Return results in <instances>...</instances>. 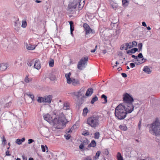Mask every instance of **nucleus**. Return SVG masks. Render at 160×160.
<instances>
[{
    "label": "nucleus",
    "instance_id": "obj_21",
    "mask_svg": "<svg viewBox=\"0 0 160 160\" xmlns=\"http://www.w3.org/2000/svg\"><path fill=\"white\" fill-rule=\"evenodd\" d=\"M27 48L29 50H32L35 48V47L29 44H26V45Z\"/></svg>",
    "mask_w": 160,
    "mask_h": 160
},
{
    "label": "nucleus",
    "instance_id": "obj_38",
    "mask_svg": "<svg viewBox=\"0 0 160 160\" xmlns=\"http://www.w3.org/2000/svg\"><path fill=\"white\" fill-rule=\"evenodd\" d=\"M41 148L42 151L43 152H45L46 151V149L47 150L48 149V147L46 145H45V146H44L43 145H42Z\"/></svg>",
    "mask_w": 160,
    "mask_h": 160
},
{
    "label": "nucleus",
    "instance_id": "obj_23",
    "mask_svg": "<svg viewBox=\"0 0 160 160\" xmlns=\"http://www.w3.org/2000/svg\"><path fill=\"white\" fill-rule=\"evenodd\" d=\"M37 101L39 103L45 102V98L44 97H39L38 98Z\"/></svg>",
    "mask_w": 160,
    "mask_h": 160
},
{
    "label": "nucleus",
    "instance_id": "obj_24",
    "mask_svg": "<svg viewBox=\"0 0 160 160\" xmlns=\"http://www.w3.org/2000/svg\"><path fill=\"white\" fill-rule=\"evenodd\" d=\"M101 98H102L103 99H104V102H102L103 103L105 104L107 102V97L106 95L104 94H102L101 96Z\"/></svg>",
    "mask_w": 160,
    "mask_h": 160
},
{
    "label": "nucleus",
    "instance_id": "obj_39",
    "mask_svg": "<svg viewBox=\"0 0 160 160\" xmlns=\"http://www.w3.org/2000/svg\"><path fill=\"white\" fill-rule=\"evenodd\" d=\"M12 103V102L11 101L6 103L4 105V108H8L10 107L11 106Z\"/></svg>",
    "mask_w": 160,
    "mask_h": 160
},
{
    "label": "nucleus",
    "instance_id": "obj_36",
    "mask_svg": "<svg viewBox=\"0 0 160 160\" xmlns=\"http://www.w3.org/2000/svg\"><path fill=\"white\" fill-rule=\"evenodd\" d=\"M119 128L122 130L126 131L127 130V128L125 125H120Z\"/></svg>",
    "mask_w": 160,
    "mask_h": 160
},
{
    "label": "nucleus",
    "instance_id": "obj_1",
    "mask_svg": "<svg viewBox=\"0 0 160 160\" xmlns=\"http://www.w3.org/2000/svg\"><path fill=\"white\" fill-rule=\"evenodd\" d=\"M133 111L132 108L130 109L120 104L115 109V115L118 119H123L126 117L128 113H131Z\"/></svg>",
    "mask_w": 160,
    "mask_h": 160
},
{
    "label": "nucleus",
    "instance_id": "obj_44",
    "mask_svg": "<svg viewBox=\"0 0 160 160\" xmlns=\"http://www.w3.org/2000/svg\"><path fill=\"white\" fill-rule=\"evenodd\" d=\"M2 144L4 146L6 144V140L4 136L2 138Z\"/></svg>",
    "mask_w": 160,
    "mask_h": 160
},
{
    "label": "nucleus",
    "instance_id": "obj_34",
    "mask_svg": "<svg viewBox=\"0 0 160 160\" xmlns=\"http://www.w3.org/2000/svg\"><path fill=\"white\" fill-rule=\"evenodd\" d=\"M138 48L139 49L138 52H139L142 50V44L141 42L139 43L138 44Z\"/></svg>",
    "mask_w": 160,
    "mask_h": 160
},
{
    "label": "nucleus",
    "instance_id": "obj_32",
    "mask_svg": "<svg viewBox=\"0 0 160 160\" xmlns=\"http://www.w3.org/2000/svg\"><path fill=\"white\" fill-rule=\"evenodd\" d=\"M128 0H122V4L123 7H126L128 5Z\"/></svg>",
    "mask_w": 160,
    "mask_h": 160
},
{
    "label": "nucleus",
    "instance_id": "obj_54",
    "mask_svg": "<svg viewBox=\"0 0 160 160\" xmlns=\"http://www.w3.org/2000/svg\"><path fill=\"white\" fill-rule=\"evenodd\" d=\"M130 67L132 68H133L135 67V64L133 63H131L130 64Z\"/></svg>",
    "mask_w": 160,
    "mask_h": 160
},
{
    "label": "nucleus",
    "instance_id": "obj_25",
    "mask_svg": "<svg viewBox=\"0 0 160 160\" xmlns=\"http://www.w3.org/2000/svg\"><path fill=\"white\" fill-rule=\"evenodd\" d=\"M69 24L70 25V31H73L74 30V27L73 26V22L72 21L69 22Z\"/></svg>",
    "mask_w": 160,
    "mask_h": 160
},
{
    "label": "nucleus",
    "instance_id": "obj_52",
    "mask_svg": "<svg viewBox=\"0 0 160 160\" xmlns=\"http://www.w3.org/2000/svg\"><path fill=\"white\" fill-rule=\"evenodd\" d=\"M137 56L138 57V58H143V56L142 55V53H139Z\"/></svg>",
    "mask_w": 160,
    "mask_h": 160
},
{
    "label": "nucleus",
    "instance_id": "obj_59",
    "mask_svg": "<svg viewBox=\"0 0 160 160\" xmlns=\"http://www.w3.org/2000/svg\"><path fill=\"white\" fill-rule=\"evenodd\" d=\"M145 160H153V159L151 157H148L146 158Z\"/></svg>",
    "mask_w": 160,
    "mask_h": 160
},
{
    "label": "nucleus",
    "instance_id": "obj_41",
    "mask_svg": "<svg viewBox=\"0 0 160 160\" xmlns=\"http://www.w3.org/2000/svg\"><path fill=\"white\" fill-rule=\"evenodd\" d=\"M111 5L112 7V8L116 10L117 8L118 5L116 3H112V4L111 3Z\"/></svg>",
    "mask_w": 160,
    "mask_h": 160
},
{
    "label": "nucleus",
    "instance_id": "obj_31",
    "mask_svg": "<svg viewBox=\"0 0 160 160\" xmlns=\"http://www.w3.org/2000/svg\"><path fill=\"white\" fill-rule=\"evenodd\" d=\"M100 153L101 152L100 151H97L96 154L95 156L94 157V159L96 160L98 158Z\"/></svg>",
    "mask_w": 160,
    "mask_h": 160
},
{
    "label": "nucleus",
    "instance_id": "obj_30",
    "mask_svg": "<svg viewBox=\"0 0 160 160\" xmlns=\"http://www.w3.org/2000/svg\"><path fill=\"white\" fill-rule=\"evenodd\" d=\"M100 133L98 132H96L94 134V138L96 139H98L99 138Z\"/></svg>",
    "mask_w": 160,
    "mask_h": 160
},
{
    "label": "nucleus",
    "instance_id": "obj_8",
    "mask_svg": "<svg viewBox=\"0 0 160 160\" xmlns=\"http://www.w3.org/2000/svg\"><path fill=\"white\" fill-rule=\"evenodd\" d=\"M14 117V114L12 113L7 111L2 114L1 118L2 120H9L10 121Z\"/></svg>",
    "mask_w": 160,
    "mask_h": 160
},
{
    "label": "nucleus",
    "instance_id": "obj_58",
    "mask_svg": "<svg viewBox=\"0 0 160 160\" xmlns=\"http://www.w3.org/2000/svg\"><path fill=\"white\" fill-rule=\"evenodd\" d=\"M6 154L7 156H9L11 155V154L9 153V152L8 150H7L6 152Z\"/></svg>",
    "mask_w": 160,
    "mask_h": 160
},
{
    "label": "nucleus",
    "instance_id": "obj_11",
    "mask_svg": "<svg viewBox=\"0 0 160 160\" xmlns=\"http://www.w3.org/2000/svg\"><path fill=\"white\" fill-rule=\"evenodd\" d=\"M84 89L82 88L77 92H74V93L75 95L78 98L80 96L84 95Z\"/></svg>",
    "mask_w": 160,
    "mask_h": 160
},
{
    "label": "nucleus",
    "instance_id": "obj_56",
    "mask_svg": "<svg viewBox=\"0 0 160 160\" xmlns=\"http://www.w3.org/2000/svg\"><path fill=\"white\" fill-rule=\"evenodd\" d=\"M84 160H92V159L90 157L87 156L84 159Z\"/></svg>",
    "mask_w": 160,
    "mask_h": 160
},
{
    "label": "nucleus",
    "instance_id": "obj_18",
    "mask_svg": "<svg viewBox=\"0 0 160 160\" xmlns=\"http://www.w3.org/2000/svg\"><path fill=\"white\" fill-rule=\"evenodd\" d=\"M143 71L145 72L148 74H150L151 72L152 71L147 66H144L143 69Z\"/></svg>",
    "mask_w": 160,
    "mask_h": 160
},
{
    "label": "nucleus",
    "instance_id": "obj_33",
    "mask_svg": "<svg viewBox=\"0 0 160 160\" xmlns=\"http://www.w3.org/2000/svg\"><path fill=\"white\" fill-rule=\"evenodd\" d=\"M132 46L129 47L130 48H132L133 47L136 46L137 45V42L135 41H134L131 42Z\"/></svg>",
    "mask_w": 160,
    "mask_h": 160
},
{
    "label": "nucleus",
    "instance_id": "obj_22",
    "mask_svg": "<svg viewBox=\"0 0 160 160\" xmlns=\"http://www.w3.org/2000/svg\"><path fill=\"white\" fill-rule=\"evenodd\" d=\"M71 82L72 83V84L74 86L76 85L77 84L79 83V81L78 80H76L75 79H71Z\"/></svg>",
    "mask_w": 160,
    "mask_h": 160
},
{
    "label": "nucleus",
    "instance_id": "obj_3",
    "mask_svg": "<svg viewBox=\"0 0 160 160\" xmlns=\"http://www.w3.org/2000/svg\"><path fill=\"white\" fill-rule=\"evenodd\" d=\"M149 132L156 136L160 135V122L158 119L149 125Z\"/></svg>",
    "mask_w": 160,
    "mask_h": 160
},
{
    "label": "nucleus",
    "instance_id": "obj_49",
    "mask_svg": "<svg viewBox=\"0 0 160 160\" xmlns=\"http://www.w3.org/2000/svg\"><path fill=\"white\" fill-rule=\"evenodd\" d=\"M139 60L140 61V62H141V63L142 64V63L144 62H145L146 61L147 59H145L144 58H142L141 59V60Z\"/></svg>",
    "mask_w": 160,
    "mask_h": 160
},
{
    "label": "nucleus",
    "instance_id": "obj_5",
    "mask_svg": "<svg viewBox=\"0 0 160 160\" xmlns=\"http://www.w3.org/2000/svg\"><path fill=\"white\" fill-rule=\"evenodd\" d=\"M99 116H98L89 117L87 120V123L92 128L95 129L99 125Z\"/></svg>",
    "mask_w": 160,
    "mask_h": 160
},
{
    "label": "nucleus",
    "instance_id": "obj_10",
    "mask_svg": "<svg viewBox=\"0 0 160 160\" xmlns=\"http://www.w3.org/2000/svg\"><path fill=\"white\" fill-rule=\"evenodd\" d=\"M83 27L85 30L86 35L89 34L92 31V30L90 28L89 25L86 23L83 24Z\"/></svg>",
    "mask_w": 160,
    "mask_h": 160
},
{
    "label": "nucleus",
    "instance_id": "obj_37",
    "mask_svg": "<svg viewBox=\"0 0 160 160\" xmlns=\"http://www.w3.org/2000/svg\"><path fill=\"white\" fill-rule=\"evenodd\" d=\"M49 78L50 80L52 81H54L56 77L54 75H53L52 74H51L49 75Z\"/></svg>",
    "mask_w": 160,
    "mask_h": 160
},
{
    "label": "nucleus",
    "instance_id": "obj_46",
    "mask_svg": "<svg viewBox=\"0 0 160 160\" xmlns=\"http://www.w3.org/2000/svg\"><path fill=\"white\" fill-rule=\"evenodd\" d=\"M82 134L84 136H87L89 135V132L88 131H83Z\"/></svg>",
    "mask_w": 160,
    "mask_h": 160
},
{
    "label": "nucleus",
    "instance_id": "obj_4",
    "mask_svg": "<svg viewBox=\"0 0 160 160\" xmlns=\"http://www.w3.org/2000/svg\"><path fill=\"white\" fill-rule=\"evenodd\" d=\"M68 122L67 120L65 118V116L62 113L60 114L58 118H56L53 121V123L54 125H58L61 126V127L58 128L61 129L65 127L66 123Z\"/></svg>",
    "mask_w": 160,
    "mask_h": 160
},
{
    "label": "nucleus",
    "instance_id": "obj_14",
    "mask_svg": "<svg viewBox=\"0 0 160 160\" xmlns=\"http://www.w3.org/2000/svg\"><path fill=\"white\" fill-rule=\"evenodd\" d=\"M7 65L4 63L0 64V72L4 71L7 68Z\"/></svg>",
    "mask_w": 160,
    "mask_h": 160
},
{
    "label": "nucleus",
    "instance_id": "obj_9",
    "mask_svg": "<svg viewBox=\"0 0 160 160\" xmlns=\"http://www.w3.org/2000/svg\"><path fill=\"white\" fill-rule=\"evenodd\" d=\"M44 119L49 123H53V120L51 116L48 113L45 114L43 115Z\"/></svg>",
    "mask_w": 160,
    "mask_h": 160
},
{
    "label": "nucleus",
    "instance_id": "obj_7",
    "mask_svg": "<svg viewBox=\"0 0 160 160\" xmlns=\"http://www.w3.org/2000/svg\"><path fill=\"white\" fill-rule=\"evenodd\" d=\"M88 59V57L87 56L82 58L78 62L77 65L78 68L79 70H82V67H85V65H87Z\"/></svg>",
    "mask_w": 160,
    "mask_h": 160
},
{
    "label": "nucleus",
    "instance_id": "obj_12",
    "mask_svg": "<svg viewBox=\"0 0 160 160\" xmlns=\"http://www.w3.org/2000/svg\"><path fill=\"white\" fill-rule=\"evenodd\" d=\"M34 67L37 70H39L41 68V65L39 60L37 59L36 60L35 62Z\"/></svg>",
    "mask_w": 160,
    "mask_h": 160
},
{
    "label": "nucleus",
    "instance_id": "obj_20",
    "mask_svg": "<svg viewBox=\"0 0 160 160\" xmlns=\"http://www.w3.org/2000/svg\"><path fill=\"white\" fill-rule=\"evenodd\" d=\"M96 145V143L95 141L93 140L91 141V142L88 145V147L89 148L93 147L94 148Z\"/></svg>",
    "mask_w": 160,
    "mask_h": 160
},
{
    "label": "nucleus",
    "instance_id": "obj_40",
    "mask_svg": "<svg viewBox=\"0 0 160 160\" xmlns=\"http://www.w3.org/2000/svg\"><path fill=\"white\" fill-rule=\"evenodd\" d=\"M27 23L26 21H22V28H26L27 26Z\"/></svg>",
    "mask_w": 160,
    "mask_h": 160
},
{
    "label": "nucleus",
    "instance_id": "obj_47",
    "mask_svg": "<svg viewBox=\"0 0 160 160\" xmlns=\"http://www.w3.org/2000/svg\"><path fill=\"white\" fill-rule=\"evenodd\" d=\"M29 78L27 76L25 78L24 81L26 83H28L29 82Z\"/></svg>",
    "mask_w": 160,
    "mask_h": 160
},
{
    "label": "nucleus",
    "instance_id": "obj_61",
    "mask_svg": "<svg viewBox=\"0 0 160 160\" xmlns=\"http://www.w3.org/2000/svg\"><path fill=\"white\" fill-rule=\"evenodd\" d=\"M33 63V62L32 61H31L29 63L28 66L30 67L32 65Z\"/></svg>",
    "mask_w": 160,
    "mask_h": 160
},
{
    "label": "nucleus",
    "instance_id": "obj_42",
    "mask_svg": "<svg viewBox=\"0 0 160 160\" xmlns=\"http://www.w3.org/2000/svg\"><path fill=\"white\" fill-rule=\"evenodd\" d=\"M69 106L67 103H64L63 104V109L65 110H67L69 109Z\"/></svg>",
    "mask_w": 160,
    "mask_h": 160
},
{
    "label": "nucleus",
    "instance_id": "obj_43",
    "mask_svg": "<svg viewBox=\"0 0 160 160\" xmlns=\"http://www.w3.org/2000/svg\"><path fill=\"white\" fill-rule=\"evenodd\" d=\"M54 61L53 59H52L49 62V65L51 67H53L54 66Z\"/></svg>",
    "mask_w": 160,
    "mask_h": 160
},
{
    "label": "nucleus",
    "instance_id": "obj_57",
    "mask_svg": "<svg viewBox=\"0 0 160 160\" xmlns=\"http://www.w3.org/2000/svg\"><path fill=\"white\" fill-rule=\"evenodd\" d=\"M84 147V146L83 144H81L79 146V148L80 149H82Z\"/></svg>",
    "mask_w": 160,
    "mask_h": 160
},
{
    "label": "nucleus",
    "instance_id": "obj_55",
    "mask_svg": "<svg viewBox=\"0 0 160 160\" xmlns=\"http://www.w3.org/2000/svg\"><path fill=\"white\" fill-rule=\"evenodd\" d=\"M121 75L122 76V77L123 78H126L127 77V75L126 74V73H121Z\"/></svg>",
    "mask_w": 160,
    "mask_h": 160
},
{
    "label": "nucleus",
    "instance_id": "obj_28",
    "mask_svg": "<svg viewBox=\"0 0 160 160\" xmlns=\"http://www.w3.org/2000/svg\"><path fill=\"white\" fill-rule=\"evenodd\" d=\"M125 46H126L125 49V50H127L128 48L130 49L129 47L131 46H132L131 42H130L129 43H126L125 44Z\"/></svg>",
    "mask_w": 160,
    "mask_h": 160
},
{
    "label": "nucleus",
    "instance_id": "obj_63",
    "mask_svg": "<svg viewBox=\"0 0 160 160\" xmlns=\"http://www.w3.org/2000/svg\"><path fill=\"white\" fill-rule=\"evenodd\" d=\"M126 46L125 47L124 46V45H122L120 47V49L121 50H122L123 49H125V48Z\"/></svg>",
    "mask_w": 160,
    "mask_h": 160
},
{
    "label": "nucleus",
    "instance_id": "obj_53",
    "mask_svg": "<svg viewBox=\"0 0 160 160\" xmlns=\"http://www.w3.org/2000/svg\"><path fill=\"white\" fill-rule=\"evenodd\" d=\"M34 142V140L32 139H30L28 140V144H30L32 143V142Z\"/></svg>",
    "mask_w": 160,
    "mask_h": 160
},
{
    "label": "nucleus",
    "instance_id": "obj_45",
    "mask_svg": "<svg viewBox=\"0 0 160 160\" xmlns=\"http://www.w3.org/2000/svg\"><path fill=\"white\" fill-rule=\"evenodd\" d=\"M41 129L42 131V134H44L45 132L47 131V129L44 128H41Z\"/></svg>",
    "mask_w": 160,
    "mask_h": 160
},
{
    "label": "nucleus",
    "instance_id": "obj_29",
    "mask_svg": "<svg viewBox=\"0 0 160 160\" xmlns=\"http://www.w3.org/2000/svg\"><path fill=\"white\" fill-rule=\"evenodd\" d=\"M25 94L31 98L32 101H34V95L33 94H31L29 92L26 93Z\"/></svg>",
    "mask_w": 160,
    "mask_h": 160
},
{
    "label": "nucleus",
    "instance_id": "obj_35",
    "mask_svg": "<svg viewBox=\"0 0 160 160\" xmlns=\"http://www.w3.org/2000/svg\"><path fill=\"white\" fill-rule=\"evenodd\" d=\"M88 108L87 107L85 108L84 109H83V114L84 116H85L88 113Z\"/></svg>",
    "mask_w": 160,
    "mask_h": 160
},
{
    "label": "nucleus",
    "instance_id": "obj_62",
    "mask_svg": "<svg viewBox=\"0 0 160 160\" xmlns=\"http://www.w3.org/2000/svg\"><path fill=\"white\" fill-rule=\"evenodd\" d=\"M142 25L144 27H146L147 25L144 22H143L142 23Z\"/></svg>",
    "mask_w": 160,
    "mask_h": 160
},
{
    "label": "nucleus",
    "instance_id": "obj_16",
    "mask_svg": "<svg viewBox=\"0 0 160 160\" xmlns=\"http://www.w3.org/2000/svg\"><path fill=\"white\" fill-rule=\"evenodd\" d=\"M71 75V73L70 72L65 74V77L67 79V82L68 84L71 83V78H70Z\"/></svg>",
    "mask_w": 160,
    "mask_h": 160
},
{
    "label": "nucleus",
    "instance_id": "obj_60",
    "mask_svg": "<svg viewBox=\"0 0 160 160\" xmlns=\"http://www.w3.org/2000/svg\"><path fill=\"white\" fill-rule=\"evenodd\" d=\"M23 160H27V158L26 157H25L24 155H23L22 156Z\"/></svg>",
    "mask_w": 160,
    "mask_h": 160
},
{
    "label": "nucleus",
    "instance_id": "obj_48",
    "mask_svg": "<svg viewBox=\"0 0 160 160\" xmlns=\"http://www.w3.org/2000/svg\"><path fill=\"white\" fill-rule=\"evenodd\" d=\"M132 58H134L138 61H139V59L138 58V57H137V56H135L134 55H132Z\"/></svg>",
    "mask_w": 160,
    "mask_h": 160
},
{
    "label": "nucleus",
    "instance_id": "obj_17",
    "mask_svg": "<svg viewBox=\"0 0 160 160\" xmlns=\"http://www.w3.org/2000/svg\"><path fill=\"white\" fill-rule=\"evenodd\" d=\"M25 140V138H22L21 139H17L16 140L15 142L18 145H20L22 143V142H24Z\"/></svg>",
    "mask_w": 160,
    "mask_h": 160
},
{
    "label": "nucleus",
    "instance_id": "obj_26",
    "mask_svg": "<svg viewBox=\"0 0 160 160\" xmlns=\"http://www.w3.org/2000/svg\"><path fill=\"white\" fill-rule=\"evenodd\" d=\"M117 158L118 160H121L123 159V157L120 152H118L117 155Z\"/></svg>",
    "mask_w": 160,
    "mask_h": 160
},
{
    "label": "nucleus",
    "instance_id": "obj_50",
    "mask_svg": "<svg viewBox=\"0 0 160 160\" xmlns=\"http://www.w3.org/2000/svg\"><path fill=\"white\" fill-rule=\"evenodd\" d=\"M64 137H65L66 139L69 140L71 136L69 134H68V135H64Z\"/></svg>",
    "mask_w": 160,
    "mask_h": 160
},
{
    "label": "nucleus",
    "instance_id": "obj_15",
    "mask_svg": "<svg viewBox=\"0 0 160 160\" xmlns=\"http://www.w3.org/2000/svg\"><path fill=\"white\" fill-rule=\"evenodd\" d=\"M93 93V89L92 88H89L87 91L86 96H90Z\"/></svg>",
    "mask_w": 160,
    "mask_h": 160
},
{
    "label": "nucleus",
    "instance_id": "obj_6",
    "mask_svg": "<svg viewBox=\"0 0 160 160\" xmlns=\"http://www.w3.org/2000/svg\"><path fill=\"white\" fill-rule=\"evenodd\" d=\"M79 2V0H74L72 2L70 3L68 7L69 11L71 13H74L75 10H73V9H74L76 8Z\"/></svg>",
    "mask_w": 160,
    "mask_h": 160
},
{
    "label": "nucleus",
    "instance_id": "obj_13",
    "mask_svg": "<svg viewBox=\"0 0 160 160\" xmlns=\"http://www.w3.org/2000/svg\"><path fill=\"white\" fill-rule=\"evenodd\" d=\"M52 98V96L50 95L45 96V102H47L48 103H51Z\"/></svg>",
    "mask_w": 160,
    "mask_h": 160
},
{
    "label": "nucleus",
    "instance_id": "obj_64",
    "mask_svg": "<svg viewBox=\"0 0 160 160\" xmlns=\"http://www.w3.org/2000/svg\"><path fill=\"white\" fill-rule=\"evenodd\" d=\"M66 132H67V133H69L70 132H72L71 129L68 130H67Z\"/></svg>",
    "mask_w": 160,
    "mask_h": 160
},
{
    "label": "nucleus",
    "instance_id": "obj_51",
    "mask_svg": "<svg viewBox=\"0 0 160 160\" xmlns=\"http://www.w3.org/2000/svg\"><path fill=\"white\" fill-rule=\"evenodd\" d=\"M109 152L108 150L107 149H105L104 150V154L106 155H108V154Z\"/></svg>",
    "mask_w": 160,
    "mask_h": 160
},
{
    "label": "nucleus",
    "instance_id": "obj_27",
    "mask_svg": "<svg viewBox=\"0 0 160 160\" xmlns=\"http://www.w3.org/2000/svg\"><path fill=\"white\" fill-rule=\"evenodd\" d=\"M98 98L96 96H95L91 100V103L92 104H93L94 102L98 100Z\"/></svg>",
    "mask_w": 160,
    "mask_h": 160
},
{
    "label": "nucleus",
    "instance_id": "obj_2",
    "mask_svg": "<svg viewBox=\"0 0 160 160\" xmlns=\"http://www.w3.org/2000/svg\"><path fill=\"white\" fill-rule=\"evenodd\" d=\"M123 98L124 102L121 104L130 109L132 108L133 110L134 106L132 103L134 102V99L129 94L126 93L123 96Z\"/></svg>",
    "mask_w": 160,
    "mask_h": 160
},
{
    "label": "nucleus",
    "instance_id": "obj_19",
    "mask_svg": "<svg viewBox=\"0 0 160 160\" xmlns=\"http://www.w3.org/2000/svg\"><path fill=\"white\" fill-rule=\"evenodd\" d=\"M138 49L137 48H132L130 50H128L127 51V54H129L130 53H134L137 51H138Z\"/></svg>",
    "mask_w": 160,
    "mask_h": 160
}]
</instances>
